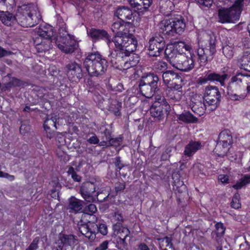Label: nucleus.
<instances>
[{
    "label": "nucleus",
    "mask_w": 250,
    "mask_h": 250,
    "mask_svg": "<svg viewBox=\"0 0 250 250\" xmlns=\"http://www.w3.org/2000/svg\"><path fill=\"white\" fill-rule=\"evenodd\" d=\"M160 83L158 76L154 73H149L143 76L140 80L139 91L143 96L151 98L159 90Z\"/></svg>",
    "instance_id": "nucleus-7"
},
{
    "label": "nucleus",
    "mask_w": 250,
    "mask_h": 250,
    "mask_svg": "<svg viewBox=\"0 0 250 250\" xmlns=\"http://www.w3.org/2000/svg\"><path fill=\"white\" fill-rule=\"evenodd\" d=\"M115 166L116 167V169L120 171L125 165L122 163L121 157L119 156L116 157L115 158V161L114 162Z\"/></svg>",
    "instance_id": "nucleus-54"
},
{
    "label": "nucleus",
    "mask_w": 250,
    "mask_h": 250,
    "mask_svg": "<svg viewBox=\"0 0 250 250\" xmlns=\"http://www.w3.org/2000/svg\"><path fill=\"white\" fill-rule=\"evenodd\" d=\"M83 64L88 74L92 77L103 75L108 66L106 60L98 52L89 53Z\"/></svg>",
    "instance_id": "nucleus-1"
},
{
    "label": "nucleus",
    "mask_w": 250,
    "mask_h": 250,
    "mask_svg": "<svg viewBox=\"0 0 250 250\" xmlns=\"http://www.w3.org/2000/svg\"><path fill=\"white\" fill-rule=\"evenodd\" d=\"M83 201L74 197H71L68 200L67 209L70 213H77L82 210Z\"/></svg>",
    "instance_id": "nucleus-25"
},
{
    "label": "nucleus",
    "mask_w": 250,
    "mask_h": 250,
    "mask_svg": "<svg viewBox=\"0 0 250 250\" xmlns=\"http://www.w3.org/2000/svg\"><path fill=\"white\" fill-rule=\"evenodd\" d=\"M67 76L68 79L73 82H77L83 77L81 65L74 62H70L66 65Z\"/></svg>",
    "instance_id": "nucleus-19"
},
{
    "label": "nucleus",
    "mask_w": 250,
    "mask_h": 250,
    "mask_svg": "<svg viewBox=\"0 0 250 250\" xmlns=\"http://www.w3.org/2000/svg\"><path fill=\"white\" fill-rule=\"evenodd\" d=\"M175 49L173 47H167L166 49H170L171 52H175V54H186V52H188L190 55H194L193 50L190 44H188L184 42H176L174 44Z\"/></svg>",
    "instance_id": "nucleus-22"
},
{
    "label": "nucleus",
    "mask_w": 250,
    "mask_h": 250,
    "mask_svg": "<svg viewBox=\"0 0 250 250\" xmlns=\"http://www.w3.org/2000/svg\"><path fill=\"white\" fill-rule=\"evenodd\" d=\"M167 90V96L173 101H179L183 95L181 89H176L174 88H168Z\"/></svg>",
    "instance_id": "nucleus-34"
},
{
    "label": "nucleus",
    "mask_w": 250,
    "mask_h": 250,
    "mask_svg": "<svg viewBox=\"0 0 250 250\" xmlns=\"http://www.w3.org/2000/svg\"><path fill=\"white\" fill-rule=\"evenodd\" d=\"M238 73L233 76L227 86L229 98L233 101H242L247 97L246 90L241 83Z\"/></svg>",
    "instance_id": "nucleus-10"
},
{
    "label": "nucleus",
    "mask_w": 250,
    "mask_h": 250,
    "mask_svg": "<svg viewBox=\"0 0 250 250\" xmlns=\"http://www.w3.org/2000/svg\"><path fill=\"white\" fill-rule=\"evenodd\" d=\"M62 19L58 20L57 25L59 27L60 36L55 42L58 47L65 54H71L77 48L78 43L72 39L65 30V24Z\"/></svg>",
    "instance_id": "nucleus-4"
},
{
    "label": "nucleus",
    "mask_w": 250,
    "mask_h": 250,
    "mask_svg": "<svg viewBox=\"0 0 250 250\" xmlns=\"http://www.w3.org/2000/svg\"><path fill=\"white\" fill-rule=\"evenodd\" d=\"M40 241V237H36L32 241L28 247L25 250H36L39 248L38 244Z\"/></svg>",
    "instance_id": "nucleus-52"
},
{
    "label": "nucleus",
    "mask_w": 250,
    "mask_h": 250,
    "mask_svg": "<svg viewBox=\"0 0 250 250\" xmlns=\"http://www.w3.org/2000/svg\"><path fill=\"white\" fill-rule=\"evenodd\" d=\"M0 20L4 24L7 26H11L16 21V15L14 16L8 11H0Z\"/></svg>",
    "instance_id": "nucleus-30"
},
{
    "label": "nucleus",
    "mask_w": 250,
    "mask_h": 250,
    "mask_svg": "<svg viewBox=\"0 0 250 250\" xmlns=\"http://www.w3.org/2000/svg\"><path fill=\"white\" fill-rule=\"evenodd\" d=\"M239 195L235 194L231 202V207L234 208L238 209L241 207V204L238 199Z\"/></svg>",
    "instance_id": "nucleus-53"
},
{
    "label": "nucleus",
    "mask_w": 250,
    "mask_h": 250,
    "mask_svg": "<svg viewBox=\"0 0 250 250\" xmlns=\"http://www.w3.org/2000/svg\"><path fill=\"white\" fill-rule=\"evenodd\" d=\"M87 141L90 144L96 145L99 144V139L95 134H94L88 139Z\"/></svg>",
    "instance_id": "nucleus-60"
},
{
    "label": "nucleus",
    "mask_w": 250,
    "mask_h": 250,
    "mask_svg": "<svg viewBox=\"0 0 250 250\" xmlns=\"http://www.w3.org/2000/svg\"><path fill=\"white\" fill-rule=\"evenodd\" d=\"M88 34L94 41L104 40L109 47L111 45L110 37L108 33L104 30L92 28L88 32Z\"/></svg>",
    "instance_id": "nucleus-23"
},
{
    "label": "nucleus",
    "mask_w": 250,
    "mask_h": 250,
    "mask_svg": "<svg viewBox=\"0 0 250 250\" xmlns=\"http://www.w3.org/2000/svg\"><path fill=\"white\" fill-rule=\"evenodd\" d=\"M160 32L164 35L174 36L182 34L186 28L185 19L181 15H176L169 19H164L158 24Z\"/></svg>",
    "instance_id": "nucleus-3"
},
{
    "label": "nucleus",
    "mask_w": 250,
    "mask_h": 250,
    "mask_svg": "<svg viewBox=\"0 0 250 250\" xmlns=\"http://www.w3.org/2000/svg\"><path fill=\"white\" fill-rule=\"evenodd\" d=\"M10 82L13 87H19L23 84V82L21 80L15 78H12Z\"/></svg>",
    "instance_id": "nucleus-58"
},
{
    "label": "nucleus",
    "mask_w": 250,
    "mask_h": 250,
    "mask_svg": "<svg viewBox=\"0 0 250 250\" xmlns=\"http://www.w3.org/2000/svg\"><path fill=\"white\" fill-rule=\"evenodd\" d=\"M125 188V185L124 183H116L115 186V189L116 192L123 191Z\"/></svg>",
    "instance_id": "nucleus-57"
},
{
    "label": "nucleus",
    "mask_w": 250,
    "mask_h": 250,
    "mask_svg": "<svg viewBox=\"0 0 250 250\" xmlns=\"http://www.w3.org/2000/svg\"><path fill=\"white\" fill-rule=\"evenodd\" d=\"M125 21L119 19L112 23L111 29L115 33L114 35H120L128 32L127 30L125 29Z\"/></svg>",
    "instance_id": "nucleus-28"
},
{
    "label": "nucleus",
    "mask_w": 250,
    "mask_h": 250,
    "mask_svg": "<svg viewBox=\"0 0 250 250\" xmlns=\"http://www.w3.org/2000/svg\"><path fill=\"white\" fill-rule=\"evenodd\" d=\"M125 64L124 63L123 65H122V66H120L118 69H127L134 65H136L135 62H134L130 60V58L129 57L128 59H126V61H125Z\"/></svg>",
    "instance_id": "nucleus-51"
},
{
    "label": "nucleus",
    "mask_w": 250,
    "mask_h": 250,
    "mask_svg": "<svg viewBox=\"0 0 250 250\" xmlns=\"http://www.w3.org/2000/svg\"><path fill=\"white\" fill-rule=\"evenodd\" d=\"M149 43L148 54L151 57L159 56L163 52L166 46L164 38L160 35L151 38L149 41Z\"/></svg>",
    "instance_id": "nucleus-15"
},
{
    "label": "nucleus",
    "mask_w": 250,
    "mask_h": 250,
    "mask_svg": "<svg viewBox=\"0 0 250 250\" xmlns=\"http://www.w3.org/2000/svg\"><path fill=\"white\" fill-rule=\"evenodd\" d=\"M162 77L168 88L182 89L183 79L178 73L173 70H167L163 73Z\"/></svg>",
    "instance_id": "nucleus-14"
},
{
    "label": "nucleus",
    "mask_w": 250,
    "mask_h": 250,
    "mask_svg": "<svg viewBox=\"0 0 250 250\" xmlns=\"http://www.w3.org/2000/svg\"><path fill=\"white\" fill-rule=\"evenodd\" d=\"M222 52L226 58L228 59L231 58L233 56V45L226 44L222 47Z\"/></svg>",
    "instance_id": "nucleus-44"
},
{
    "label": "nucleus",
    "mask_w": 250,
    "mask_h": 250,
    "mask_svg": "<svg viewBox=\"0 0 250 250\" xmlns=\"http://www.w3.org/2000/svg\"><path fill=\"white\" fill-rule=\"evenodd\" d=\"M127 1L131 8L133 9L134 11L135 12L137 8V4H138V3L137 0H127Z\"/></svg>",
    "instance_id": "nucleus-64"
},
{
    "label": "nucleus",
    "mask_w": 250,
    "mask_h": 250,
    "mask_svg": "<svg viewBox=\"0 0 250 250\" xmlns=\"http://www.w3.org/2000/svg\"><path fill=\"white\" fill-rule=\"evenodd\" d=\"M246 1L247 0H235L233 4L230 7L240 16L244 5H246Z\"/></svg>",
    "instance_id": "nucleus-42"
},
{
    "label": "nucleus",
    "mask_w": 250,
    "mask_h": 250,
    "mask_svg": "<svg viewBox=\"0 0 250 250\" xmlns=\"http://www.w3.org/2000/svg\"><path fill=\"white\" fill-rule=\"evenodd\" d=\"M38 37L34 40L37 46H43L42 50H47L52 47L51 38L53 35L52 28L49 25L41 26L37 30Z\"/></svg>",
    "instance_id": "nucleus-11"
},
{
    "label": "nucleus",
    "mask_w": 250,
    "mask_h": 250,
    "mask_svg": "<svg viewBox=\"0 0 250 250\" xmlns=\"http://www.w3.org/2000/svg\"><path fill=\"white\" fill-rule=\"evenodd\" d=\"M119 228L118 237L126 238L130 234L129 230L126 227H121Z\"/></svg>",
    "instance_id": "nucleus-48"
},
{
    "label": "nucleus",
    "mask_w": 250,
    "mask_h": 250,
    "mask_svg": "<svg viewBox=\"0 0 250 250\" xmlns=\"http://www.w3.org/2000/svg\"><path fill=\"white\" fill-rule=\"evenodd\" d=\"M78 226L80 232L91 241L95 239L96 232H100L104 235L107 233V227L104 224L98 226L94 223L90 221L85 223L81 220L78 222Z\"/></svg>",
    "instance_id": "nucleus-9"
},
{
    "label": "nucleus",
    "mask_w": 250,
    "mask_h": 250,
    "mask_svg": "<svg viewBox=\"0 0 250 250\" xmlns=\"http://www.w3.org/2000/svg\"><path fill=\"white\" fill-rule=\"evenodd\" d=\"M207 40L203 44V42H199V48L197 53L201 65H205L208 61H211L216 50V39L214 36L207 35Z\"/></svg>",
    "instance_id": "nucleus-6"
},
{
    "label": "nucleus",
    "mask_w": 250,
    "mask_h": 250,
    "mask_svg": "<svg viewBox=\"0 0 250 250\" xmlns=\"http://www.w3.org/2000/svg\"><path fill=\"white\" fill-rule=\"evenodd\" d=\"M96 191V188L93 183L90 182L83 183L80 189V192L83 198L87 202H93L95 199L92 193Z\"/></svg>",
    "instance_id": "nucleus-21"
},
{
    "label": "nucleus",
    "mask_w": 250,
    "mask_h": 250,
    "mask_svg": "<svg viewBox=\"0 0 250 250\" xmlns=\"http://www.w3.org/2000/svg\"><path fill=\"white\" fill-rule=\"evenodd\" d=\"M219 21L222 23H235L238 21L240 16L231 7L222 8L218 10Z\"/></svg>",
    "instance_id": "nucleus-18"
},
{
    "label": "nucleus",
    "mask_w": 250,
    "mask_h": 250,
    "mask_svg": "<svg viewBox=\"0 0 250 250\" xmlns=\"http://www.w3.org/2000/svg\"><path fill=\"white\" fill-rule=\"evenodd\" d=\"M222 74L216 73L215 72H210L207 73L204 77H200L197 81V83L199 84H203L207 83L208 81H210L214 83H219L222 86H225V81L229 78V75L224 73L226 67H224Z\"/></svg>",
    "instance_id": "nucleus-16"
},
{
    "label": "nucleus",
    "mask_w": 250,
    "mask_h": 250,
    "mask_svg": "<svg viewBox=\"0 0 250 250\" xmlns=\"http://www.w3.org/2000/svg\"><path fill=\"white\" fill-rule=\"evenodd\" d=\"M238 74L240 78L239 80H240L244 88H246V93L247 96L248 94L250 93V75H244L241 73H238Z\"/></svg>",
    "instance_id": "nucleus-39"
},
{
    "label": "nucleus",
    "mask_w": 250,
    "mask_h": 250,
    "mask_svg": "<svg viewBox=\"0 0 250 250\" xmlns=\"http://www.w3.org/2000/svg\"><path fill=\"white\" fill-rule=\"evenodd\" d=\"M114 15L123 21H133L134 18L133 13L127 6H123L117 8Z\"/></svg>",
    "instance_id": "nucleus-24"
},
{
    "label": "nucleus",
    "mask_w": 250,
    "mask_h": 250,
    "mask_svg": "<svg viewBox=\"0 0 250 250\" xmlns=\"http://www.w3.org/2000/svg\"><path fill=\"white\" fill-rule=\"evenodd\" d=\"M170 49H165V55L167 61L176 68L183 71H188L194 67L193 55L190 57L184 55L175 54L171 52Z\"/></svg>",
    "instance_id": "nucleus-5"
},
{
    "label": "nucleus",
    "mask_w": 250,
    "mask_h": 250,
    "mask_svg": "<svg viewBox=\"0 0 250 250\" xmlns=\"http://www.w3.org/2000/svg\"><path fill=\"white\" fill-rule=\"evenodd\" d=\"M109 243V242L107 240L103 241L95 249V250H106L108 249Z\"/></svg>",
    "instance_id": "nucleus-56"
},
{
    "label": "nucleus",
    "mask_w": 250,
    "mask_h": 250,
    "mask_svg": "<svg viewBox=\"0 0 250 250\" xmlns=\"http://www.w3.org/2000/svg\"><path fill=\"white\" fill-rule=\"evenodd\" d=\"M172 240L167 236L159 239V246L161 250H175L171 242Z\"/></svg>",
    "instance_id": "nucleus-37"
},
{
    "label": "nucleus",
    "mask_w": 250,
    "mask_h": 250,
    "mask_svg": "<svg viewBox=\"0 0 250 250\" xmlns=\"http://www.w3.org/2000/svg\"><path fill=\"white\" fill-rule=\"evenodd\" d=\"M167 68V63L163 61H159L154 63L153 69L158 72H164Z\"/></svg>",
    "instance_id": "nucleus-45"
},
{
    "label": "nucleus",
    "mask_w": 250,
    "mask_h": 250,
    "mask_svg": "<svg viewBox=\"0 0 250 250\" xmlns=\"http://www.w3.org/2000/svg\"><path fill=\"white\" fill-rule=\"evenodd\" d=\"M209 107H210V106L207 105V104L204 100L203 102L198 101L194 103L192 106L191 109L195 113L201 116L204 114L207 109L210 111Z\"/></svg>",
    "instance_id": "nucleus-26"
},
{
    "label": "nucleus",
    "mask_w": 250,
    "mask_h": 250,
    "mask_svg": "<svg viewBox=\"0 0 250 250\" xmlns=\"http://www.w3.org/2000/svg\"><path fill=\"white\" fill-rule=\"evenodd\" d=\"M29 130V125H26L24 124H22L20 128V133L22 134H25L26 133L28 132Z\"/></svg>",
    "instance_id": "nucleus-61"
},
{
    "label": "nucleus",
    "mask_w": 250,
    "mask_h": 250,
    "mask_svg": "<svg viewBox=\"0 0 250 250\" xmlns=\"http://www.w3.org/2000/svg\"><path fill=\"white\" fill-rule=\"evenodd\" d=\"M218 141L223 144L224 146H229L232 143V137L228 130L222 131L219 135Z\"/></svg>",
    "instance_id": "nucleus-33"
},
{
    "label": "nucleus",
    "mask_w": 250,
    "mask_h": 250,
    "mask_svg": "<svg viewBox=\"0 0 250 250\" xmlns=\"http://www.w3.org/2000/svg\"><path fill=\"white\" fill-rule=\"evenodd\" d=\"M104 133L105 137V140L109 141L110 146L117 147L121 145L122 142V137L112 138L111 133L107 129H105Z\"/></svg>",
    "instance_id": "nucleus-36"
},
{
    "label": "nucleus",
    "mask_w": 250,
    "mask_h": 250,
    "mask_svg": "<svg viewBox=\"0 0 250 250\" xmlns=\"http://www.w3.org/2000/svg\"><path fill=\"white\" fill-rule=\"evenodd\" d=\"M201 147L202 145L200 142L191 141L185 146L184 154L187 156L191 157Z\"/></svg>",
    "instance_id": "nucleus-27"
},
{
    "label": "nucleus",
    "mask_w": 250,
    "mask_h": 250,
    "mask_svg": "<svg viewBox=\"0 0 250 250\" xmlns=\"http://www.w3.org/2000/svg\"><path fill=\"white\" fill-rule=\"evenodd\" d=\"M161 12L166 16H169V13L174 9V5L170 0H157Z\"/></svg>",
    "instance_id": "nucleus-29"
},
{
    "label": "nucleus",
    "mask_w": 250,
    "mask_h": 250,
    "mask_svg": "<svg viewBox=\"0 0 250 250\" xmlns=\"http://www.w3.org/2000/svg\"><path fill=\"white\" fill-rule=\"evenodd\" d=\"M250 183V175H246L242 177L239 182L232 186V187L236 189H241L243 187Z\"/></svg>",
    "instance_id": "nucleus-43"
},
{
    "label": "nucleus",
    "mask_w": 250,
    "mask_h": 250,
    "mask_svg": "<svg viewBox=\"0 0 250 250\" xmlns=\"http://www.w3.org/2000/svg\"><path fill=\"white\" fill-rule=\"evenodd\" d=\"M223 143L218 141L214 149L215 153L219 157H223L228 151V146H224Z\"/></svg>",
    "instance_id": "nucleus-41"
},
{
    "label": "nucleus",
    "mask_w": 250,
    "mask_h": 250,
    "mask_svg": "<svg viewBox=\"0 0 250 250\" xmlns=\"http://www.w3.org/2000/svg\"><path fill=\"white\" fill-rule=\"evenodd\" d=\"M140 2L137 4L135 12H137L139 15H142L145 12L148 10V8L152 3V0H140Z\"/></svg>",
    "instance_id": "nucleus-32"
},
{
    "label": "nucleus",
    "mask_w": 250,
    "mask_h": 250,
    "mask_svg": "<svg viewBox=\"0 0 250 250\" xmlns=\"http://www.w3.org/2000/svg\"><path fill=\"white\" fill-rule=\"evenodd\" d=\"M221 93L219 88L216 86H208L206 87L204 95V100L210 105V111L215 110L220 104Z\"/></svg>",
    "instance_id": "nucleus-13"
},
{
    "label": "nucleus",
    "mask_w": 250,
    "mask_h": 250,
    "mask_svg": "<svg viewBox=\"0 0 250 250\" xmlns=\"http://www.w3.org/2000/svg\"><path fill=\"white\" fill-rule=\"evenodd\" d=\"M67 173L68 175H71V178L73 179L74 181L76 182H80L82 179V177L78 175L76 171L74 170V168L71 167L69 168Z\"/></svg>",
    "instance_id": "nucleus-47"
},
{
    "label": "nucleus",
    "mask_w": 250,
    "mask_h": 250,
    "mask_svg": "<svg viewBox=\"0 0 250 250\" xmlns=\"http://www.w3.org/2000/svg\"><path fill=\"white\" fill-rule=\"evenodd\" d=\"M57 118L56 116H48L44 122V128L45 130H47V129H51V127H54L55 129H57Z\"/></svg>",
    "instance_id": "nucleus-40"
},
{
    "label": "nucleus",
    "mask_w": 250,
    "mask_h": 250,
    "mask_svg": "<svg viewBox=\"0 0 250 250\" xmlns=\"http://www.w3.org/2000/svg\"><path fill=\"white\" fill-rule=\"evenodd\" d=\"M111 44L112 42L115 45V49L133 52L136 50L138 42L134 36L128 32L120 35H114L110 38Z\"/></svg>",
    "instance_id": "nucleus-8"
},
{
    "label": "nucleus",
    "mask_w": 250,
    "mask_h": 250,
    "mask_svg": "<svg viewBox=\"0 0 250 250\" xmlns=\"http://www.w3.org/2000/svg\"><path fill=\"white\" fill-rule=\"evenodd\" d=\"M77 236L72 234L60 233L56 244L59 245L60 248H66L68 247H74L78 243Z\"/></svg>",
    "instance_id": "nucleus-20"
},
{
    "label": "nucleus",
    "mask_w": 250,
    "mask_h": 250,
    "mask_svg": "<svg viewBox=\"0 0 250 250\" xmlns=\"http://www.w3.org/2000/svg\"><path fill=\"white\" fill-rule=\"evenodd\" d=\"M238 63L241 68L250 71V53L244 52L238 59Z\"/></svg>",
    "instance_id": "nucleus-31"
},
{
    "label": "nucleus",
    "mask_w": 250,
    "mask_h": 250,
    "mask_svg": "<svg viewBox=\"0 0 250 250\" xmlns=\"http://www.w3.org/2000/svg\"><path fill=\"white\" fill-rule=\"evenodd\" d=\"M169 109L170 106L166 98L158 95L155 96L154 103L150 108V113L153 117L161 120L164 119L165 114H167Z\"/></svg>",
    "instance_id": "nucleus-12"
},
{
    "label": "nucleus",
    "mask_w": 250,
    "mask_h": 250,
    "mask_svg": "<svg viewBox=\"0 0 250 250\" xmlns=\"http://www.w3.org/2000/svg\"><path fill=\"white\" fill-rule=\"evenodd\" d=\"M86 210L91 213H94L97 211V208L94 204H90L87 206Z\"/></svg>",
    "instance_id": "nucleus-63"
},
{
    "label": "nucleus",
    "mask_w": 250,
    "mask_h": 250,
    "mask_svg": "<svg viewBox=\"0 0 250 250\" xmlns=\"http://www.w3.org/2000/svg\"><path fill=\"white\" fill-rule=\"evenodd\" d=\"M178 119L180 121L188 123H196L198 120L197 118L189 112H185L180 114Z\"/></svg>",
    "instance_id": "nucleus-38"
},
{
    "label": "nucleus",
    "mask_w": 250,
    "mask_h": 250,
    "mask_svg": "<svg viewBox=\"0 0 250 250\" xmlns=\"http://www.w3.org/2000/svg\"><path fill=\"white\" fill-rule=\"evenodd\" d=\"M112 219L114 221H117V223L115 225V227H120V225L124 221L123 216L121 213H119V212L114 213Z\"/></svg>",
    "instance_id": "nucleus-50"
},
{
    "label": "nucleus",
    "mask_w": 250,
    "mask_h": 250,
    "mask_svg": "<svg viewBox=\"0 0 250 250\" xmlns=\"http://www.w3.org/2000/svg\"><path fill=\"white\" fill-rule=\"evenodd\" d=\"M215 229L216 230L212 232L211 235L212 238L216 235V241L217 243H219L222 241L221 237L225 233L226 228L222 223L219 222L216 224Z\"/></svg>",
    "instance_id": "nucleus-35"
},
{
    "label": "nucleus",
    "mask_w": 250,
    "mask_h": 250,
    "mask_svg": "<svg viewBox=\"0 0 250 250\" xmlns=\"http://www.w3.org/2000/svg\"><path fill=\"white\" fill-rule=\"evenodd\" d=\"M13 53L8 50H6L3 47L0 46V58L11 55Z\"/></svg>",
    "instance_id": "nucleus-59"
},
{
    "label": "nucleus",
    "mask_w": 250,
    "mask_h": 250,
    "mask_svg": "<svg viewBox=\"0 0 250 250\" xmlns=\"http://www.w3.org/2000/svg\"><path fill=\"white\" fill-rule=\"evenodd\" d=\"M109 193L108 191H106L105 190H101L97 191L96 193L97 200L98 201L103 202L108 200Z\"/></svg>",
    "instance_id": "nucleus-46"
},
{
    "label": "nucleus",
    "mask_w": 250,
    "mask_h": 250,
    "mask_svg": "<svg viewBox=\"0 0 250 250\" xmlns=\"http://www.w3.org/2000/svg\"><path fill=\"white\" fill-rule=\"evenodd\" d=\"M218 180L220 181L223 184H228L229 183V176L227 175L220 174L218 176Z\"/></svg>",
    "instance_id": "nucleus-62"
},
{
    "label": "nucleus",
    "mask_w": 250,
    "mask_h": 250,
    "mask_svg": "<svg viewBox=\"0 0 250 250\" xmlns=\"http://www.w3.org/2000/svg\"><path fill=\"white\" fill-rule=\"evenodd\" d=\"M196 2L199 5L208 7L212 5L213 0H195Z\"/></svg>",
    "instance_id": "nucleus-55"
},
{
    "label": "nucleus",
    "mask_w": 250,
    "mask_h": 250,
    "mask_svg": "<svg viewBox=\"0 0 250 250\" xmlns=\"http://www.w3.org/2000/svg\"><path fill=\"white\" fill-rule=\"evenodd\" d=\"M41 19L36 8L32 4L21 6L16 13V21L24 27H32L37 24Z\"/></svg>",
    "instance_id": "nucleus-2"
},
{
    "label": "nucleus",
    "mask_w": 250,
    "mask_h": 250,
    "mask_svg": "<svg viewBox=\"0 0 250 250\" xmlns=\"http://www.w3.org/2000/svg\"><path fill=\"white\" fill-rule=\"evenodd\" d=\"M125 238L118 237L116 240V247L120 250H124L127 246V243L126 242Z\"/></svg>",
    "instance_id": "nucleus-49"
},
{
    "label": "nucleus",
    "mask_w": 250,
    "mask_h": 250,
    "mask_svg": "<svg viewBox=\"0 0 250 250\" xmlns=\"http://www.w3.org/2000/svg\"><path fill=\"white\" fill-rule=\"evenodd\" d=\"M132 52H128L126 51L113 49L110 52L109 55L110 62L112 65L118 68L120 66L125 64L126 59L129 57Z\"/></svg>",
    "instance_id": "nucleus-17"
}]
</instances>
